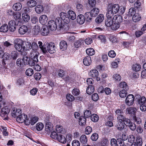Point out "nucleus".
<instances>
[{
    "label": "nucleus",
    "mask_w": 146,
    "mask_h": 146,
    "mask_svg": "<svg viewBox=\"0 0 146 146\" xmlns=\"http://www.w3.org/2000/svg\"><path fill=\"white\" fill-rule=\"evenodd\" d=\"M67 47V43L66 41L64 40L60 41V48L61 50H65L66 49Z\"/></svg>",
    "instance_id": "obj_23"
},
{
    "label": "nucleus",
    "mask_w": 146,
    "mask_h": 146,
    "mask_svg": "<svg viewBox=\"0 0 146 146\" xmlns=\"http://www.w3.org/2000/svg\"><path fill=\"white\" fill-rule=\"evenodd\" d=\"M76 11L78 12L81 13L83 11V7L82 4H78L76 5Z\"/></svg>",
    "instance_id": "obj_55"
},
{
    "label": "nucleus",
    "mask_w": 146,
    "mask_h": 146,
    "mask_svg": "<svg viewBox=\"0 0 146 146\" xmlns=\"http://www.w3.org/2000/svg\"><path fill=\"white\" fill-rule=\"evenodd\" d=\"M91 119L92 121L94 122H96L98 120L99 117L97 115L94 114L92 115Z\"/></svg>",
    "instance_id": "obj_51"
},
{
    "label": "nucleus",
    "mask_w": 146,
    "mask_h": 146,
    "mask_svg": "<svg viewBox=\"0 0 146 146\" xmlns=\"http://www.w3.org/2000/svg\"><path fill=\"white\" fill-rule=\"evenodd\" d=\"M35 10L36 13H40L43 11L44 8L42 5H37L36 7Z\"/></svg>",
    "instance_id": "obj_35"
},
{
    "label": "nucleus",
    "mask_w": 146,
    "mask_h": 146,
    "mask_svg": "<svg viewBox=\"0 0 146 146\" xmlns=\"http://www.w3.org/2000/svg\"><path fill=\"white\" fill-rule=\"evenodd\" d=\"M47 52L48 51L51 54H53L55 52V46L53 44H48L46 48Z\"/></svg>",
    "instance_id": "obj_15"
},
{
    "label": "nucleus",
    "mask_w": 146,
    "mask_h": 146,
    "mask_svg": "<svg viewBox=\"0 0 146 146\" xmlns=\"http://www.w3.org/2000/svg\"><path fill=\"white\" fill-rule=\"evenodd\" d=\"M48 26L50 30L55 31L57 28V26L60 28L62 27V21L60 18L57 17L55 21L53 20L50 21L48 22Z\"/></svg>",
    "instance_id": "obj_2"
},
{
    "label": "nucleus",
    "mask_w": 146,
    "mask_h": 146,
    "mask_svg": "<svg viewBox=\"0 0 146 146\" xmlns=\"http://www.w3.org/2000/svg\"><path fill=\"white\" fill-rule=\"evenodd\" d=\"M58 141L60 142L64 143H65V138L64 136H62L61 135H59V137L56 139Z\"/></svg>",
    "instance_id": "obj_49"
},
{
    "label": "nucleus",
    "mask_w": 146,
    "mask_h": 146,
    "mask_svg": "<svg viewBox=\"0 0 146 146\" xmlns=\"http://www.w3.org/2000/svg\"><path fill=\"white\" fill-rule=\"evenodd\" d=\"M2 129V132L3 135L4 136H7L8 135L9 133L7 131V128L3 126H1Z\"/></svg>",
    "instance_id": "obj_58"
},
{
    "label": "nucleus",
    "mask_w": 146,
    "mask_h": 146,
    "mask_svg": "<svg viewBox=\"0 0 146 146\" xmlns=\"http://www.w3.org/2000/svg\"><path fill=\"white\" fill-rule=\"evenodd\" d=\"M99 12V9L97 8H94L90 11V13L93 17L96 16Z\"/></svg>",
    "instance_id": "obj_36"
},
{
    "label": "nucleus",
    "mask_w": 146,
    "mask_h": 146,
    "mask_svg": "<svg viewBox=\"0 0 146 146\" xmlns=\"http://www.w3.org/2000/svg\"><path fill=\"white\" fill-rule=\"evenodd\" d=\"M40 31V27L37 25H35L33 28L34 34L35 35H37Z\"/></svg>",
    "instance_id": "obj_48"
},
{
    "label": "nucleus",
    "mask_w": 146,
    "mask_h": 146,
    "mask_svg": "<svg viewBox=\"0 0 146 146\" xmlns=\"http://www.w3.org/2000/svg\"><path fill=\"white\" fill-rule=\"evenodd\" d=\"M91 57L89 56H87L83 60V62L84 65L88 66L90 65L91 63Z\"/></svg>",
    "instance_id": "obj_24"
},
{
    "label": "nucleus",
    "mask_w": 146,
    "mask_h": 146,
    "mask_svg": "<svg viewBox=\"0 0 146 146\" xmlns=\"http://www.w3.org/2000/svg\"><path fill=\"white\" fill-rule=\"evenodd\" d=\"M22 5L20 3H15L13 7V9L16 11H19L22 8Z\"/></svg>",
    "instance_id": "obj_27"
},
{
    "label": "nucleus",
    "mask_w": 146,
    "mask_h": 146,
    "mask_svg": "<svg viewBox=\"0 0 146 146\" xmlns=\"http://www.w3.org/2000/svg\"><path fill=\"white\" fill-rule=\"evenodd\" d=\"M136 143L138 146H141L143 142L141 137L140 136H137L136 138Z\"/></svg>",
    "instance_id": "obj_53"
},
{
    "label": "nucleus",
    "mask_w": 146,
    "mask_h": 146,
    "mask_svg": "<svg viewBox=\"0 0 146 146\" xmlns=\"http://www.w3.org/2000/svg\"><path fill=\"white\" fill-rule=\"evenodd\" d=\"M56 131L58 133H61L64 134L66 132V131L65 129H63V127L60 125H56Z\"/></svg>",
    "instance_id": "obj_29"
},
{
    "label": "nucleus",
    "mask_w": 146,
    "mask_h": 146,
    "mask_svg": "<svg viewBox=\"0 0 146 146\" xmlns=\"http://www.w3.org/2000/svg\"><path fill=\"white\" fill-rule=\"evenodd\" d=\"M38 54L37 50H31L30 55L31 59L36 62H38Z\"/></svg>",
    "instance_id": "obj_11"
},
{
    "label": "nucleus",
    "mask_w": 146,
    "mask_h": 146,
    "mask_svg": "<svg viewBox=\"0 0 146 146\" xmlns=\"http://www.w3.org/2000/svg\"><path fill=\"white\" fill-rule=\"evenodd\" d=\"M27 5L30 7H35L36 4V3L35 1L32 0L29 1L27 2Z\"/></svg>",
    "instance_id": "obj_50"
},
{
    "label": "nucleus",
    "mask_w": 146,
    "mask_h": 146,
    "mask_svg": "<svg viewBox=\"0 0 146 146\" xmlns=\"http://www.w3.org/2000/svg\"><path fill=\"white\" fill-rule=\"evenodd\" d=\"M21 111L20 109L14 108L11 113V115L14 117H17L21 113Z\"/></svg>",
    "instance_id": "obj_16"
},
{
    "label": "nucleus",
    "mask_w": 146,
    "mask_h": 146,
    "mask_svg": "<svg viewBox=\"0 0 146 146\" xmlns=\"http://www.w3.org/2000/svg\"><path fill=\"white\" fill-rule=\"evenodd\" d=\"M52 124L50 122H47L46 123L45 130L48 133H50L52 130Z\"/></svg>",
    "instance_id": "obj_17"
},
{
    "label": "nucleus",
    "mask_w": 146,
    "mask_h": 146,
    "mask_svg": "<svg viewBox=\"0 0 146 146\" xmlns=\"http://www.w3.org/2000/svg\"><path fill=\"white\" fill-rule=\"evenodd\" d=\"M14 47L18 51L22 52L24 50H27L26 45H29V43L23 41L20 38L16 39L15 41Z\"/></svg>",
    "instance_id": "obj_1"
},
{
    "label": "nucleus",
    "mask_w": 146,
    "mask_h": 146,
    "mask_svg": "<svg viewBox=\"0 0 146 146\" xmlns=\"http://www.w3.org/2000/svg\"><path fill=\"white\" fill-rule=\"evenodd\" d=\"M85 17L82 14L78 15L77 17V22L80 25L83 24L85 22Z\"/></svg>",
    "instance_id": "obj_22"
},
{
    "label": "nucleus",
    "mask_w": 146,
    "mask_h": 146,
    "mask_svg": "<svg viewBox=\"0 0 146 146\" xmlns=\"http://www.w3.org/2000/svg\"><path fill=\"white\" fill-rule=\"evenodd\" d=\"M82 41L81 40H79L76 41L74 43V46L77 48L80 47L82 44Z\"/></svg>",
    "instance_id": "obj_63"
},
{
    "label": "nucleus",
    "mask_w": 146,
    "mask_h": 146,
    "mask_svg": "<svg viewBox=\"0 0 146 146\" xmlns=\"http://www.w3.org/2000/svg\"><path fill=\"white\" fill-rule=\"evenodd\" d=\"M44 127V124L40 122L37 123L36 125V130L38 131L42 130Z\"/></svg>",
    "instance_id": "obj_45"
},
{
    "label": "nucleus",
    "mask_w": 146,
    "mask_h": 146,
    "mask_svg": "<svg viewBox=\"0 0 146 146\" xmlns=\"http://www.w3.org/2000/svg\"><path fill=\"white\" fill-rule=\"evenodd\" d=\"M94 91V88L92 86H88L86 89V92L88 94H92Z\"/></svg>",
    "instance_id": "obj_39"
},
{
    "label": "nucleus",
    "mask_w": 146,
    "mask_h": 146,
    "mask_svg": "<svg viewBox=\"0 0 146 146\" xmlns=\"http://www.w3.org/2000/svg\"><path fill=\"white\" fill-rule=\"evenodd\" d=\"M106 17L107 19L106 21L105 24L107 27H110L112 26L113 23V16H111L108 14H106Z\"/></svg>",
    "instance_id": "obj_7"
},
{
    "label": "nucleus",
    "mask_w": 146,
    "mask_h": 146,
    "mask_svg": "<svg viewBox=\"0 0 146 146\" xmlns=\"http://www.w3.org/2000/svg\"><path fill=\"white\" fill-rule=\"evenodd\" d=\"M104 16L103 14H100L96 19V21L98 23H99L102 22L104 20Z\"/></svg>",
    "instance_id": "obj_37"
},
{
    "label": "nucleus",
    "mask_w": 146,
    "mask_h": 146,
    "mask_svg": "<svg viewBox=\"0 0 146 146\" xmlns=\"http://www.w3.org/2000/svg\"><path fill=\"white\" fill-rule=\"evenodd\" d=\"M68 18L69 19H71L72 20H74L76 18V15L75 12L71 10H69L68 12Z\"/></svg>",
    "instance_id": "obj_21"
},
{
    "label": "nucleus",
    "mask_w": 146,
    "mask_h": 146,
    "mask_svg": "<svg viewBox=\"0 0 146 146\" xmlns=\"http://www.w3.org/2000/svg\"><path fill=\"white\" fill-rule=\"evenodd\" d=\"M141 19V17L138 13H136L133 16L132 19L133 21L135 22H137L139 21Z\"/></svg>",
    "instance_id": "obj_34"
},
{
    "label": "nucleus",
    "mask_w": 146,
    "mask_h": 146,
    "mask_svg": "<svg viewBox=\"0 0 146 146\" xmlns=\"http://www.w3.org/2000/svg\"><path fill=\"white\" fill-rule=\"evenodd\" d=\"M48 20V18L45 15H42L40 16L39 19V21L40 23L44 25L47 22Z\"/></svg>",
    "instance_id": "obj_19"
},
{
    "label": "nucleus",
    "mask_w": 146,
    "mask_h": 146,
    "mask_svg": "<svg viewBox=\"0 0 146 146\" xmlns=\"http://www.w3.org/2000/svg\"><path fill=\"white\" fill-rule=\"evenodd\" d=\"M113 20H115V22L117 23H119L120 24V23L122 22L123 21V18L120 15H115L113 16Z\"/></svg>",
    "instance_id": "obj_26"
},
{
    "label": "nucleus",
    "mask_w": 146,
    "mask_h": 146,
    "mask_svg": "<svg viewBox=\"0 0 146 146\" xmlns=\"http://www.w3.org/2000/svg\"><path fill=\"white\" fill-rule=\"evenodd\" d=\"M8 27L7 25L5 24L2 25L0 28V31L2 32H6L8 31Z\"/></svg>",
    "instance_id": "obj_40"
},
{
    "label": "nucleus",
    "mask_w": 146,
    "mask_h": 146,
    "mask_svg": "<svg viewBox=\"0 0 146 146\" xmlns=\"http://www.w3.org/2000/svg\"><path fill=\"white\" fill-rule=\"evenodd\" d=\"M84 116L85 118H88L91 117L92 115L91 111L88 110H86L84 113Z\"/></svg>",
    "instance_id": "obj_57"
},
{
    "label": "nucleus",
    "mask_w": 146,
    "mask_h": 146,
    "mask_svg": "<svg viewBox=\"0 0 146 146\" xmlns=\"http://www.w3.org/2000/svg\"><path fill=\"white\" fill-rule=\"evenodd\" d=\"M80 91L79 89L77 88H74L72 90V94L74 96H77L79 95Z\"/></svg>",
    "instance_id": "obj_61"
},
{
    "label": "nucleus",
    "mask_w": 146,
    "mask_h": 146,
    "mask_svg": "<svg viewBox=\"0 0 146 146\" xmlns=\"http://www.w3.org/2000/svg\"><path fill=\"white\" fill-rule=\"evenodd\" d=\"M134 102V96L132 94L127 96L125 100L126 104L128 106L132 105Z\"/></svg>",
    "instance_id": "obj_6"
},
{
    "label": "nucleus",
    "mask_w": 146,
    "mask_h": 146,
    "mask_svg": "<svg viewBox=\"0 0 146 146\" xmlns=\"http://www.w3.org/2000/svg\"><path fill=\"white\" fill-rule=\"evenodd\" d=\"M137 96V99L139 104H143L145 103L146 98L145 96H141L139 95Z\"/></svg>",
    "instance_id": "obj_18"
},
{
    "label": "nucleus",
    "mask_w": 146,
    "mask_h": 146,
    "mask_svg": "<svg viewBox=\"0 0 146 146\" xmlns=\"http://www.w3.org/2000/svg\"><path fill=\"white\" fill-rule=\"evenodd\" d=\"M117 129L120 131L123 129L125 127L124 123L122 122H118L116 126Z\"/></svg>",
    "instance_id": "obj_46"
},
{
    "label": "nucleus",
    "mask_w": 146,
    "mask_h": 146,
    "mask_svg": "<svg viewBox=\"0 0 146 146\" xmlns=\"http://www.w3.org/2000/svg\"><path fill=\"white\" fill-rule=\"evenodd\" d=\"M9 30L11 32H14L15 31L16 28V23L14 20H11L9 23Z\"/></svg>",
    "instance_id": "obj_14"
},
{
    "label": "nucleus",
    "mask_w": 146,
    "mask_h": 146,
    "mask_svg": "<svg viewBox=\"0 0 146 146\" xmlns=\"http://www.w3.org/2000/svg\"><path fill=\"white\" fill-rule=\"evenodd\" d=\"M118 137L119 138L117 139V146H124V142L123 140L121 138V136L120 135L119 136H118Z\"/></svg>",
    "instance_id": "obj_44"
},
{
    "label": "nucleus",
    "mask_w": 146,
    "mask_h": 146,
    "mask_svg": "<svg viewBox=\"0 0 146 146\" xmlns=\"http://www.w3.org/2000/svg\"><path fill=\"white\" fill-rule=\"evenodd\" d=\"M125 117L123 115V114L117 116V119L118 122H123Z\"/></svg>",
    "instance_id": "obj_62"
},
{
    "label": "nucleus",
    "mask_w": 146,
    "mask_h": 146,
    "mask_svg": "<svg viewBox=\"0 0 146 146\" xmlns=\"http://www.w3.org/2000/svg\"><path fill=\"white\" fill-rule=\"evenodd\" d=\"M119 8V6L118 4H115L112 6L109 5L107 7V14L113 17L114 14L118 13Z\"/></svg>",
    "instance_id": "obj_3"
},
{
    "label": "nucleus",
    "mask_w": 146,
    "mask_h": 146,
    "mask_svg": "<svg viewBox=\"0 0 146 146\" xmlns=\"http://www.w3.org/2000/svg\"><path fill=\"white\" fill-rule=\"evenodd\" d=\"M38 119V117L36 116L32 117L30 120L28 119L25 121V124L27 125L31 124L33 125L36 123Z\"/></svg>",
    "instance_id": "obj_9"
},
{
    "label": "nucleus",
    "mask_w": 146,
    "mask_h": 146,
    "mask_svg": "<svg viewBox=\"0 0 146 146\" xmlns=\"http://www.w3.org/2000/svg\"><path fill=\"white\" fill-rule=\"evenodd\" d=\"M125 89H123L121 90L119 92V95L121 98H125L126 97L127 95V90Z\"/></svg>",
    "instance_id": "obj_42"
},
{
    "label": "nucleus",
    "mask_w": 146,
    "mask_h": 146,
    "mask_svg": "<svg viewBox=\"0 0 146 146\" xmlns=\"http://www.w3.org/2000/svg\"><path fill=\"white\" fill-rule=\"evenodd\" d=\"M86 52L87 54L90 56L93 55L95 54V50L93 48H91L87 49Z\"/></svg>",
    "instance_id": "obj_47"
},
{
    "label": "nucleus",
    "mask_w": 146,
    "mask_h": 146,
    "mask_svg": "<svg viewBox=\"0 0 146 146\" xmlns=\"http://www.w3.org/2000/svg\"><path fill=\"white\" fill-rule=\"evenodd\" d=\"M141 68V65L138 64H135L132 66V69L133 71L136 72L139 71Z\"/></svg>",
    "instance_id": "obj_41"
},
{
    "label": "nucleus",
    "mask_w": 146,
    "mask_h": 146,
    "mask_svg": "<svg viewBox=\"0 0 146 146\" xmlns=\"http://www.w3.org/2000/svg\"><path fill=\"white\" fill-rule=\"evenodd\" d=\"M126 110L129 114L135 116L137 109L135 108L132 107L127 108Z\"/></svg>",
    "instance_id": "obj_25"
},
{
    "label": "nucleus",
    "mask_w": 146,
    "mask_h": 146,
    "mask_svg": "<svg viewBox=\"0 0 146 146\" xmlns=\"http://www.w3.org/2000/svg\"><path fill=\"white\" fill-rule=\"evenodd\" d=\"M79 123L80 125L82 126H84L86 124V118L83 116L80 117L79 120Z\"/></svg>",
    "instance_id": "obj_28"
},
{
    "label": "nucleus",
    "mask_w": 146,
    "mask_h": 146,
    "mask_svg": "<svg viewBox=\"0 0 146 146\" xmlns=\"http://www.w3.org/2000/svg\"><path fill=\"white\" fill-rule=\"evenodd\" d=\"M18 55V54L17 52L13 51L11 53V57L13 60H15L17 59Z\"/></svg>",
    "instance_id": "obj_59"
},
{
    "label": "nucleus",
    "mask_w": 146,
    "mask_h": 146,
    "mask_svg": "<svg viewBox=\"0 0 146 146\" xmlns=\"http://www.w3.org/2000/svg\"><path fill=\"white\" fill-rule=\"evenodd\" d=\"M89 75L92 77L95 78L97 81L100 80V78L99 77L98 72L96 69L91 70L89 73Z\"/></svg>",
    "instance_id": "obj_5"
},
{
    "label": "nucleus",
    "mask_w": 146,
    "mask_h": 146,
    "mask_svg": "<svg viewBox=\"0 0 146 146\" xmlns=\"http://www.w3.org/2000/svg\"><path fill=\"white\" fill-rule=\"evenodd\" d=\"M30 58L27 56H23L22 61L23 62V64L25 65H28L29 64L30 61Z\"/></svg>",
    "instance_id": "obj_54"
},
{
    "label": "nucleus",
    "mask_w": 146,
    "mask_h": 146,
    "mask_svg": "<svg viewBox=\"0 0 146 146\" xmlns=\"http://www.w3.org/2000/svg\"><path fill=\"white\" fill-rule=\"evenodd\" d=\"M55 73L57 77L61 78L64 76L65 74L64 71L62 70H59L58 71L56 72Z\"/></svg>",
    "instance_id": "obj_32"
},
{
    "label": "nucleus",
    "mask_w": 146,
    "mask_h": 146,
    "mask_svg": "<svg viewBox=\"0 0 146 146\" xmlns=\"http://www.w3.org/2000/svg\"><path fill=\"white\" fill-rule=\"evenodd\" d=\"M49 32V29L47 27H44L42 28L41 33L42 35L43 36H46L48 34Z\"/></svg>",
    "instance_id": "obj_31"
},
{
    "label": "nucleus",
    "mask_w": 146,
    "mask_h": 146,
    "mask_svg": "<svg viewBox=\"0 0 146 146\" xmlns=\"http://www.w3.org/2000/svg\"><path fill=\"white\" fill-rule=\"evenodd\" d=\"M22 17L23 20L26 22H28L30 19V16L26 13H23Z\"/></svg>",
    "instance_id": "obj_33"
},
{
    "label": "nucleus",
    "mask_w": 146,
    "mask_h": 146,
    "mask_svg": "<svg viewBox=\"0 0 146 146\" xmlns=\"http://www.w3.org/2000/svg\"><path fill=\"white\" fill-rule=\"evenodd\" d=\"M80 141L82 144L86 143L88 141L86 136L85 135H82L80 138Z\"/></svg>",
    "instance_id": "obj_38"
},
{
    "label": "nucleus",
    "mask_w": 146,
    "mask_h": 146,
    "mask_svg": "<svg viewBox=\"0 0 146 146\" xmlns=\"http://www.w3.org/2000/svg\"><path fill=\"white\" fill-rule=\"evenodd\" d=\"M120 27V23L115 22L114 23L111 27V29L113 30H116Z\"/></svg>",
    "instance_id": "obj_52"
},
{
    "label": "nucleus",
    "mask_w": 146,
    "mask_h": 146,
    "mask_svg": "<svg viewBox=\"0 0 146 146\" xmlns=\"http://www.w3.org/2000/svg\"><path fill=\"white\" fill-rule=\"evenodd\" d=\"M92 17H93L90 12H87L85 14V18L86 20L88 21H90L92 19Z\"/></svg>",
    "instance_id": "obj_43"
},
{
    "label": "nucleus",
    "mask_w": 146,
    "mask_h": 146,
    "mask_svg": "<svg viewBox=\"0 0 146 146\" xmlns=\"http://www.w3.org/2000/svg\"><path fill=\"white\" fill-rule=\"evenodd\" d=\"M60 18L61 20H62L63 21L66 23H68L70 22V19L68 18V16L67 14L64 12H61L60 13Z\"/></svg>",
    "instance_id": "obj_13"
},
{
    "label": "nucleus",
    "mask_w": 146,
    "mask_h": 146,
    "mask_svg": "<svg viewBox=\"0 0 146 146\" xmlns=\"http://www.w3.org/2000/svg\"><path fill=\"white\" fill-rule=\"evenodd\" d=\"M50 136L53 139H56L58 137L59 135L55 131H53L52 132Z\"/></svg>",
    "instance_id": "obj_64"
},
{
    "label": "nucleus",
    "mask_w": 146,
    "mask_h": 146,
    "mask_svg": "<svg viewBox=\"0 0 146 146\" xmlns=\"http://www.w3.org/2000/svg\"><path fill=\"white\" fill-rule=\"evenodd\" d=\"M38 44L39 47L40 48L43 52L44 54L46 53L47 52V50L45 46H43L42 42L40 41H38Z\"/></svg>",
    "instance_id": "obj_30"
},
{
    "label": "nucleus",
    "mask_w": 146,
    "mask_h": 146,
    "mask_svg": "<svg viewBox=\"0 0 146 146\" xmlns=\"http://www.w3.org/2000/svg\"><path fill=\"white\" fill-rule=\"evenodd\" d=\"M9 13L10 15H13L14 19L17 22H20L21 19V14L19 12H17L16 13H14L12 11H10Z\"/></svg>",
    "instance_id": "obj_4"
},
{
    "label": "nucleus",
    "mask_w": 146,
    "mask_h": 146,
    "mask_svg": "<svg viewBox=\"0 0 146 146\" xmlns=\"http://www.w3.org/2000/svg\"><path fill=\"white\" fill-rule=\"evenodd\" d=\"M26 75L29 76H31L33 74V70L32 69L29 68L26 71Z\"/></svg>",
    "instance_id": "obj_60"
},
{
    "label": "nucleus",
    "mask_w": 146,
    "mask_h": 146,
    "mask_svg": "<svg viewBox=\"0 0 146 146\" xmlns=\"http://www.w3.org/2000/svg\"><path fill=\"white\" fill-rule=\"evenodd\" d=\"M10 111V110L8 107L6 106L2 108L1 110L0 114L2 117L5 118L7 117Z\"/></svg>",
    "instance_id": "obj_8"
},
{
    "label": "nucleus",
    "mask_w": 146,
    "mask_h": 146,
    "mask_svg": "<svg viewBox=\"0 0 146 146\" xmlns=\"http://www.w3.org/2000/svg\"><path fill=\"white\" fill-rule=\"evenodd\" d=\"M27 115L25 114L21 113L17 117L16 119L19 123H22L25 122V121L27 119Z\"/></svg>",
    "instance_id": "obj_10"
},
{
    "label": "nucleus",
    "mask_w": 146,
    "mask_h": 146,
    "mask_svg": "<svg viewBox=\"0 0 146 146\" xmlns=\"http://www.w3.org/2000/svg\"><path fill=\"white\" fill-rule=\"evenodd\" d=\"M27 42L29 43V45H26V47H27V50H29V49H32L33 50H37L38 48V46L37 44L35 42H33L31 44L30 42Z\"/></svg>",
    "instance_id": "obj_12"
},
{
    "label": "nucleus",
    "mask_w": 146,
    "mask_h": 146,
    "mask_svg": "<svg viewBox=\"0 0 146 146\" xmlns=\"http://www.w3.org/2000/svg\"><path fill=\"white\" fill-rule=\"evenodd\" d=\"M119 86L121 88H123V89L127 90L128 89L127 84L125 82H121L119 84Z\"/></svg>",
    "instance_id": "obj_56"
},
{
    "label": "nucleus",
    "mask_w": 146,
    "mask_h": 146,
    "mask_svg": "<svg viewBox=\"0 0 146 146\" xmlns=\"http://www.w3.org/2000/svg\"><path fill=\"white\" fill-rule=\"evenodd\" d=\"M27 27L25 25L21 26L19 29V33L21 35L25 34L27 32Z\"/></svg>",
    "instance_id": "obj_20"
}]
</instances>
